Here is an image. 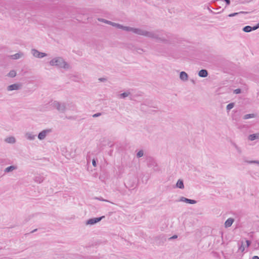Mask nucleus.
Returning a JSON list of instances; mask_svg holds the SVG:
<instances>
[{"label": "nucleus", "mask_w": 259, "mask_h": 259, "mask_svg": "<svg viewBox=\"0 0 259 259\" xmlns=\"http://www.w3.org/2000/svg\"><path fill=\"white\" fill-rule=\"evenodd\" d=\"M246 244L245 245L246 247H248L250 246L251 242L248 240H246Z\"/></svg>", "instance_id": "nucleus-35"}, {"label": "nucleus", "mask_w": 259, "mask_h": 259, "mask_svg": "<svg viewBox=\"0 0 259 259\" xmlns=\"http://www.w3.org/2000/svg\"><path fill=\"white\" fill-rule=\"evenodd\" d=\"M259 28V23L257 24L256 26L253 27H251L250 26H246L243 28V30L246 32H249L252 30H255Z\"/></svg>", "instance_id": "nucleus-11"}, {"label": "nucleus", "mask_w": 259, "mask_h": 259, "mask_svg": "<svg viewBox=\"0 0 259 259\" xmlns=\"http://www.w3.org/2000/svg\"><path fill=\"white\" fill-rule=\"evenodd\" d=\"M128 31H131L140 35H143L151 38L155 39L158 42L164 43L168 42V37H166L164 36L160 32L157 31H148L141 28L129 27Z\"/></svg>", "instance_id": "nucleus-1"}, {"label": "nucleus", "mask_w": 259, "mask_h": 259, "mask_svg": "<svg viewBox=\"0 0 259 259\" xmlns=\"http://www.w3.org/2000/svg\"><path fill=\"white\" fill-rule=\"evenodd\" d=\"M224 1L226 3V4L227 5H230V0H224Z\"/></svg>", "instance_id": "nucleus-38"}, {"label": "nucleus", "mask_w": 259, "mask_h": 259, "mask_svg": "<svg viewBox=\"0 0 259 259\" xmlns=\"http://www.w3.org/2000/svg\"><path fill=\"white\" fill-rule=\"evenodd\" d=\"M135 51L140 54H141V53H142V52H144V50L140 48H136V49H135Z\"/></svg>", "instance_id": "nucleus-33"}, {"label": "nucleus", "mask_w": 259, "mask_h": 259, "mask_svg": "<svg viewBox=\"0 0 259 259\" xmlns=\"http://www.w3.org/2000/svg\"><path fill=\"white\" fill-rule=\"evenodd\" d=\"M180 201L185 202L186 203H190V204H195L196 203V201L194 200L189 199L188 198H185L184 197H181L180 199Z\"/></svg>", "instance_id": "nucleus-16"}, {"label": "nucleus", "mask_w": 259, "mask_h": 259, "mask_svg": "<svg viewBox=\"0 0 259 259\" xmlns=\"http://www.w3.org/2000/svg\"><path fill=\"white\" fill-rule=\"evenodd\" d=\"M31 52L32 55L35 58H42L47 56V54L46 53L40 52L35 49H32Z\"/></svg>", "instance_id": "nucleus-5"}, {"label": "nucleus", "mask_w": 259, "mask_h": 259, "mask_svg": "<svg viewBox=\"0 0 259 259\" xmlns=\"http://www.w3.org/2000/svg\"><path fill=\"white\" fill-rule=\"evenodd\" d=\"M176 187L182 189L184 188V185L182 180L179 179L178 181L176 184Z\"/></svg>", "instance_id": "nucleus-22"}, {"label": "nucleus", "mask_w": 259, "mask_h": 259, "mask_svg": "<svg viewBox=\"0 0 259 259\" xmlns=\"http://www.w3.org/2000/svg\"><path fill=\"white\" fill-rule=\"evenodd\" d=\"M147 165L148 167L152 168L154 171H156L157 170V163L152 159L148 160Z\"/></svg>", "instance_id": "nucleus-8"}, {"label": "nucleus", "mask_w": 259, "mask_h": 259, "mask_svg": "<svg viewBox=\"0 0 259 259\" xmlns=\"http://www.w3.org/2000/svg\"><path fill=\"white\" fill-rule=\"evenodd\" d=\"M67 110L72 112H77V107L75 104L71 102L66 105Z\"/></svg>", "instance_id": "nucleus-10"}, {"label": "nucleus", "mask_w": 259, "mask_h": 259, "mask_svg": "<svg viewBox=\"0 0 259 259\" xmlns=\"http://www.w3.org/2000/svg\"><path fill=\"white\" fill-rule=\"evenodd\" d=\"M245 162L248 164H256L259 166V160H246Z\"/></svg>", "instance_id": "nucleus-28"}, {"label": "nucleus", "mask_w": 259, "mask_h": 259, "mask_svg": "<svg viewBox=\"0 0 259 259\" xmlns=\"http://www.w3.org/2000/svg\"><path fill=\"white\" fill-rule=\"evenodd\" d=\"M95 199L102 201L109 202V201L104 199L102 197H95Z\"/></svg>", "instance_id": "nucleus-32"}, {"label": "nucleus", "mask_w": 259, "mask_h": 259, "mask_svg": "<svg viewBox=\"0 0 259 259\" xmlns=\"http://www.w3.org/2000/svg\"><path fill=\"white\" fill-rule=\"evenodd\" d=\"M180 78L183 81H187L188 80V75L185 71H182L180 73Z\"/></svg>", "instance_id": "nucleus-13"}, {"label": "nucleus", "mask_w": 259, "mask_h": 259, "mask_svg": "<svg viewBox=\"0 0 259 259\" xmlns=\"http://www.w3.org/2000/svg\"><path fill=\"white\" fill-rule=\"evenodd\" d=\"M17 73L15 70H11L10 71V72L8 74V76L10 77H14L16 76Z\"/></svg>", "instance_id": "nucleus-24"}, {"label": "nucleus", "mask_w": 259, "mask_h": 259, "mask_svg": "<svg viewBox=\"0 0 259 259\" xmlns=\"http://www.w3.org/2000/svg\"><path fill=\"white\" fill-rule=\"evenodd\" d=\"M241 93V90L239 89H236L234 90V93L235 94H238Z\"/></svg>", "instance_id": "nucleus-34"}, {"label": "nucleus", "mask_w": 259, "mask_h": 259, "mask_svg": "<svg viewBox=\"0 0 259 259\" xmlns=\"http://www.w3.org/2000/svg\"><path fill=\"white\" fill-rule=\"evenodd\" d=\"M232 145L233 146V147L236 150L237 153L239 154H241L242 153V148L239 146L238 145H237L235 143H232Z\"/></svg>", "instance_id": "nucleus-19"}, {"label": "nucleus", "mask_w": 259, "mask_h": 259, "mask_svg": "<svg viewBox=\"0 0 259 259\" xmlns=\"http://www.w3.org/2000/svg\"><path fill=\"white\" fill-rule=\"evenodd\" d=\"M252 259H259V257L257 256H253Z\"/></svg>", "instance_id": "nucleus-39"}, {"label": "nucleus", "mask_w": 259, "mask_h": 259, "mask_svg": "<svg viewBox=\"0 0 259 259\" xmlns=\"http://www.w3.org/2000/svg\"><path fill=\"white\" fill-rule=\"evenodd\" d=\"M22 85L20 83H14L8 85L7 87V90L9 92L13 91H18L21 89Z\"/></svg>", "instance_id": "nucleus-6"}, {"label": "nucleus", "mask_w": 259, "mask_h": 259, "mask_svg": "<svg viewBox=\"0 0 259 259\" xmlns=\"http://www.w3.org/2000/svg\"><path fill=\"white\" fill-rule=\"evenodd\" d=\"M104 79H105L104 78H101V79H100V80H101V81H103V80H104Z\"/></svg>", "instance_id": "nucleus-41"}, {"label": "nucleus", "mask_w": 259, "mask_h": 259, "mask_svg": "<svg viewBox=\"0 0 259 259\" xmlns=\"http://www.w3.org/2000/svg\"><path fill=\"white\" fill-rule=\"evenodd\" d=\"M234 107V103H231L227 105L226 107V109L228 111H229L231 109H232Z\"/></svg>", "instance_id": "nucleus-29"}, {"label": "nucleus", "mask_w": 259, "mask_h": 259, "mask_svg": "<svg viewBox=\"0 0 259 259\" xmlns=\"http://www.w3.org/2000/svg\"><path fill=\"white\" fill-rule=\"evenodd\" d=\"M92 164L94 166H96V162L95 159H93L92 161Z\"/></svg>", "instance_id": "nucleus-37"}, {"label": "nucleus", "mask_w": 259, "mask_h": 259, "mask_svg": "<svg viewBox=\"0 0 259 259\" xmlns=\"http://www.w3.org/2000/svg\"><path fill=\"white\" fill-rule=\"evenodd\" d=\"M198 75L201 77H205L208 75L207 71L205 69H202L199 71Z\"/></svg>", "instance_id": "nucleus-20"}, {"label": "nucleus", "mask_w": 259, "mask_h": 259, "mask_svg": "<svg viewBox=\"0 0 259 259\" xmlns=\"http://www.w3.org/2000/svg\"><path fill=\"white\" fill-rule=\"evenodd\" d=\"M144 152L143 150H140L137 154V156L138 158L141 157L143 156Z\"/></svg>", "instance_id": "nucleus-31"}, {"label": "nucleus", "mask_w": 259, "mask_h": 259, "mask_svg": "<svg viewBox=\"0 0 259 259\" xmlns=\"http://www.w3.org/2000/svg\"><path fill=\"white\" fill-rule=\"evenodd\" d=\"M177 237V236L175 235V236H174L172 238H176Z\"/></svg>", "instance_id": "nucleus-40"}, {"label": "nucleus", "mask_w": 259, "mask_h": 259, "mask_svg": "<svg viewBox=\"0 0 259 259\" xmlns=\"http://www.w3.org/2000/svg\"><path fill=\"white\" fill-rule=\"evenodd\" d=\"M130 93L129 92H126L120 94L119 96L120 98H125L129 96Z\"/></svg>", "instance_id": "nucleus-27"}, {"label": "nucleus", "mask_w": 259, "mask_h": 259, "mask_svg": "<svg viewBox=\"0 0 259 259\" xmlns=\"http://www.w3.org/2000/svg\"><path fill=\"white\" fill-rule=\"evenodd\" d=\"M98 20L99 21H100V22H102L105 23L106 24H109V25H111V22H112L110 21L107 20L103 19V18H98Z\"/></svg>", "instance_id": "nucleus-26"}, {"label": "nucleus", "mask_w": 259, "mask_h": 259, "mask_svg": "<svg viewBox=\"0 0 259 259\" xmlns=\"http://www.w3.org/2000/svg\"><path fill=\"white\" fill-rule=\"evenodd\" d=\"M52 132V130L48 128L40 132L38 135V139L39 140H44L46 137Z\"/></svg>", "instance_id": "nucleus-4"}, {"label": "nucleus", "mask_w": 259, "mask_h": 259, "mask_svg": "<svg viewBox=\"0 0 259 259\" xmlns=\"http://www.w3.org/2000/svg\"><path fill=\"white\" fill-rule=\"evenodd\" d=\"M49 64L51 66L63 68L65 70H69L71 68L70 65L63 57L60 56H57L51 59L49 62Z\"/></svg>", "instance_id": "nucleus-2"}, {"label": "nucleus", "mask_w": 259, "mask_h": 259, "mask_svg": "<svg viewBox=\"0 0 259 259\" xmlns=\"http://www.w3.org/2000/svg\"><path fill=\"white\" fill-rule=\"evenodd\" d=\"M248 139L250 141L259 139V133L251 134L248 136Z\"/></svg>", "instance_id": "nucleus-17"}, {"label": "nucleus", "mask_w": 259, "mask_h": 259, "mask_svg": "<svg viewBox=\"0 0 259 259\" xmlns=\"http://www.w3.org/2000/svg\"><path fill=\"white\" fill-rule=\"evenodd\" d=\"M17 168L18 167L16 165H11L10 166L6 167L4 171L5 173H9L16 170Z\"/></svg>", "instance_id": "nucleus-15"}, {"label": "nucleus", "mask_w": 259, "mask_h": 259, "mask_svg": "<svg viewBox=\"0 0 259 259\" xmlns=\"http://www.w3.org/2000/svg\"><path fill=\"white\" fill-rule=\"evenodd\" d=\"M104 218L105 216H102L99 218H94L90 219L87 221L86 225H93L101 221Z\"/></svg>", "instance_id": "nucleus-7"}, {"label": "nucleus", "mask_w": 259, "mask_h": 259, "mask_svg": "<svg viewBox=\"0 0 259 259\" xmlns=\"http://www.w3.org/2000/svg\"><path fill=\"white\" fill-rule=\"evenodd\" d=\"M256 115L254 114H248L244 116L243 118L244 119H247L249 118H252L255 117Z\"/></svg>", "instance_id": "nucleus-25"}, {"label": "nucleus", "mask_w": 259, "mask_h": 259, "mask_svg": "<svg viewBox=\"0 0 259 259\" xmlns=\"http://www.w3.org/2000/svg\"><path fill=\"white\" fill-rule=\"evenodd\" d=\"M25 138L29 141H33L36 138V135L32 132H27L25 134Z\"/></svg>", "instance_id": "nucleus-12"}, {"label": "nucleus", "mask_w": 259, "mask_h": 259, "mask_svg": "<svg viewBox=\"0 0 259 259\" xmlns=\"http://www.w3.org/2000/svg\"><path fill=\"white\" fill-rule=\"evenodd\" d=\"M101 115V114L100 113H97L94 114L93 116L94 117H98V116H100Z\"/></svg>", "instance_id": "nucleus-36"}, {"label": "nucleus", "mask_w": 259, "mask_h": 259, "mask_svg": "<svg viewBox=\"0 0 259 259\" xmlns=\"http://www.w3.org/2000/svg\"><path fill=\"white\" fill-rule=\"evenodd\" d=\"M111 25L118 29H122L124 31H128L129 26H124L118 23L111 22Z\"/></svg>", "instance_id": "nucleus-9"}, {"label": "nucleus", "mask_w": 259, "mask_h": 259, "mask_svg": "<svg viewBox=\"0 0 259 259\" xmlns=\"http://www.w3.org/2000/svg\"><path fill=\"white\" fill-rule=\"evenodd\" d=\"M246 246L244 245V243L243 241H241L240 244H239V249L238 250L241 252H243L245 250V248Z\"/></svg>", "instance_id": "nucleus-23"}, {"label": "nucleus", "mask_w": 259, "mask_h": 259, "mask_svg": "<svg viewBox=\"0 0 259 259\" xmlns=\"http://www.w3.org/2000/svg\"><path fill=\"white\" fill-rule=\"evenodd\" d=\"M234 222V219L233 218H229L227 219L225 222V227L226 228H229L232 226L233 222Z\"/></svg>", "instance_id": "nucleus-18"}, {"label": "nucleus", "mask_w": 259, "mask_h": 259, "mask_svg": "<svg viewBox=\"0 0 259 259\" xmlns=\"http://www.w3.org/2000/svg\"><path fill=\"white\" fill-rule=\"evenodd\" d=\"M240 13H247V12H240L239 13H232V14H229V17H232L235 16H236L238 14H240Z\"/></svg>", "instance_id": "nucleus-30"}, {"label": "nucleus", "mask_w": 259, "mask_h": 259, "mask_svg": "<svg viewBox=\"0 0 259 259\" xmlns=\"http://www.w3.org/2000/svg\"><path fill=\"white\" fill-rule=\"evenodd\" d=\"M51 106L61 113H64L67 110L66 104L63 102H60L58 101H52L51 102Z\"/></svg>", "instance_id": "nucleus-3"}, {"label": "nucleus", "mask_w": 259, "mask_h": 259, "mask_svg": "<svg viewBox=\"0 0 259 259\" xmlns=\"http://www.w3.org/2000/svg\"><path fill=\"white\" fill-rule=\"evenodd\" d=\"M24 56V54L22 52H18L15 54L11 55L10 58L13 60H17L22 58Z\"/></svg>", "instance_id": "nucleus-14"}, {"label": "nucleus", "mask_w": 259, "mask_h": 259, "mask_svg": "<svg viewBox=\"0 0 259 259\" xmlns=\"http://www.w3.org/2000/svg\"><path fill=\"white\" fill-rule=\"evenodd\" d=\"M5 141L8 143L14 144L16 142V139L14 137H10L7 138Z\"/></svg>", "instance_id": "nucleus-21"}]
</instances>
